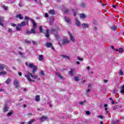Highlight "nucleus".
Here are the masks:
<instances>
[{"label":"nucleus","mask_w":124,"mask_h":124,"mask_svg":"<svg viewBox=\"0 0 124 124\" xmlns=\"http://www.w3.org/2000/svg\"><path fill=\"white\" fill-rule=\"evenodd\" d=\"M13 114V111L11 110L7 114V116H10Z\"/></svg>","instance_id":"33"},{"label":"nucleus","mask_w":124,"mask_h":124,"mask_svg":"<svg viewBox=\"0 0 124 124\" xmlns=\"http://www.w3.org/2000/svg\"><path fill=\"white\" fill-rule=\"evenodd\" d=\"M27 115H28V116H32V113H29L27 114Z\"/></svg>","instance_id":"60"},{"label":"nucleus","mask_w":124,"mask_h":124,"mask_svg":"<svg viewBox=\"0 0 124 124\" xmlns=\"http://www.w3.org/2000/svg\"><path fill=\"white\" fill-rule=\"evenodd\" d=\"M112 7H113V8H117V5H112Z\"/></svg>","instance_id":"56"},{"label":"nucleus","mask_w":124,"mask_h":124,"mask_svg":"<svg viewBox=\"0 0 124 124\" xmlns=\"http://www.w3.org/2000/svg\"><path fill=\"white\" fill-rule=\"evenodd\" d=\"M34 119H31V121H29V122L27 123L28 124H31L32 123H34Z\"/></svg>","instance_id":"30"},{"label":"nucleus","mask_w":124,"mask_h":124,"mask_svg":"<svg viewBox=\"0 0 124 124\" xmlns=\"http://www.w3.org/2000/svg\"><path fill=\"white\" fill-rule=\"evenodd\" d=\"M104 82L105 83H107V82H108V80H106V79H105V80H104Z\"/></svg>","instance_id":"62"},{"label":"nucleus","mask_w":124,"mask_h":124,"mask_svg":"<svg viewBox=\"0 0 124 124\" xmlns=\"http://www.w3.org/2000/svg\"><path fill=\"white\" fill-rule=\"evenodd\" d=\"M43 108H38V111H43Z\"/></svg>","instance_id":"47"},{"label":"nucleus","mask_w":124,"mask_h":124,"mask_svg":"<svg viewBox=\"0 0 124 124\" xmlns=\"http://www.w3.org/2000/svg\"><path fill=\"white\" fill-rule=\"evenodd\" d=\"M55 37H56V38H57L58 39H59V38H60V37L58 35H55Z\"/></svg>","instance_id":"57"},{"label":"nucleus","mask_w":124,"mask_h":124,"mask_svg":"<svg viewBox=\"0 0 124 124\" xmlns=\"http://www.w3.org/2000/svg\"><path fill=\"white\" fill-rule=\"evenodd\" d=\"M74 78L75 79V81H76V82H78L80 80L79 78L77 76L74 77Z\"/></svg>","instance_id":"31"},{"label":"nucleus","mask_w":124,"mask_h":124,"mask_svg":"<svg viewBox=\"0 0 124 124\" xmlns=\"http://www.w3.org/2000/svg\"><path fill=\"white\" fill-rule=\"evenodd\" d=\"M26 25H27V24H26L25 21H22L21 22V23L18 24L17 25L18 26H17L16 27V31H21V28H22V27H24V26H26Z\"/></svg>","instance_id":"3"},{"label":"nucleus","mask_w":124,"mask_h":124,"mask_svg":"<svg viewBox=\"0 0 124 124\" xmlns=\"http://www.w3.org/2000/svg\"><path fill=\"white\" fill-rule=\"evenodd\" d=\"M18 55H20L21 56V58H25V57L23 55V53L21 52H18Z\"/></svg>","instance_id":"41"},{"label":"nucleus","mask_w":124,"mask_h":124,"mask_svg":"<svg viewBox=\"0 0 124 124\" xmlns=\"http://www.w3.org/2000/svg\"><path fill=\"white\" fill-rule=\"evenodd\" d=\"M123 51H124V49H123V48H120L119 49V53H122V52H123Z\"/></svg>","instance_id":"48"},{"label":"nucleus","mask_w":124,"mask_h":124,"mask_svg":"<svg viewBox=\"0 0 124 124\" xmlns=\"http://www.w3.org/2000/svg\"><path fill=\"white\" fill-rule=\"evenodd\" d=\"M6 74V71H3L0 72V76H1V75H5Z\"/></svg>","instance_id":"28"},{"label":"nucleus","mask_w":124,"mask_h":124,"mask_svg":"<svg viewBox=\"0 0 124 124\" xmlns=\"http://www.w3.org/2000/svg\"><path fill=\"white\" fill-rule=\"evenodd\" d=\"M25 19L26 20H31V18L28 16H25Z\"/></svg>","instance_id":"49"},{"label":"nucleus","mask_w":124,"mask_h":124,"mask_svg":"<svg viewBox=\"0 0 124 124\" xmlns=\"http://www.w3.org/2000/svg\"><path fill=\"white\" fill-rule=\"evenodd\" d=\"M11 25L12 26V27H17V25H16V24H14V23H11Z\"/></svg>","instance_id":"44"},{"label":"nucleus","mask_w":124,"mask_h":124,"mask_svg":"<svg viewBox=\"0 0 124 124\" xmlns=\"http://www.w3.org/2000/svg\"><path fill=\"white\" fill-rule=\"evenodd\" d=\"M11 81V79L10 78H8L6 80V84H9V83H10V82Z\"/></svg>","instance_id":"36"},{"label":"nucleus","mask_w":124,"mask_h":124,"mask_svg":"<svg viewBox=\"0 0 124 124\" xmlns=\"http://www.w3.org/2000/svg\"><path fill=\"white\" fill-rule=\"evenodd\" d=\"M91 92V89H88L87 91V93H90Z\"/></svg>","instance_id":"63"},{"label":"nucleus","mask_w":124,"mask_h":124,"mask_svg":"<svg viewBox=\"0 0 124 124\" xmlns=\"http://www.w3.org/2000/svg\"><path fill=\"white\" fill-rule=\"evenodd\" d=\"M119 92V91H118V90H115L113 91V93L114 94H117V93H118V92Z\"/></svg>","instance_id":"42"},{"label":"nucleus","mask_w":124,"mask_h":124,"mask_svg":"<svg viewBox=\"0 0 124 124\" xmlns=\"http://www.w3.org/2000/svg\"><path fill=\"white\" fill-rule=\"evenodd\" d=\"M25 42L27 43L28 44H31V41L28 40V39L25 40Z\"/></svg>","instance_id":"43"},{"label":"nucleus","mask_w":124,"mask_h":124,"mask_svg":"<svg viewBox=\"0 0 124 124\" xmlns=\"http://www.w3.org/2000/svg\"><path fill=\"white\" fill-rule=\"evenodd\" d=\"M81 26L83 29H88V28H89V24L87 23H83L81 24Z\"/></svg>","instance_id":"11"},{"label":"nucleus","mask_w":124,"mask_h":124,"mask_svg":"<svg viewBox=\"0 0 124 124\" xmlns=\"http://www.w3.org/2000/svg\"><path fill=\"white\" fill-rule=\"evenodd\" d=\"M76 63H77V64H80V62L77 61V62H76Z\"/></svg>","instance_id":"61"},{"label":"nucleus","mask_w":124,"mask_h":124,"mask_svg":"<svg viewBox=\"0 0 124 124\" xmlns=\"http://www.w3.org/2000/svg\"><path fill=\"white\" fill-rule=\"evenodd\" d=\"M47 119V117L46 116H43L40 118L41 122H45Z\"/></svg>","instance_id":"17"},{"label":"nucleus","mask_w":124,"mask_h":124,"mask_svg":"<svg viewBox=\"0 0 124 124\" xmlns=\"http://www.w3.org/2000/svg\"><path fill=\"white\" fill-rule=\"evenodd\" d=\"M18 75H19V76H22V72H19L18 73Z\"/></svg>","instance_id":"59"},{"label":"nucleus","mask_w":124,"mask_h":124,"mask_svg":"<svg viewBox=\"0 0 124 124\" xmlns=\"http://www.w3.org/2000/svg\"><path fill=\"white\" fill-rule=\"evenodd\" d=\"M8 32H12V29L11 28H9L8 30Z\"/></svg>","instance_id":"52"},{"label":"nucleus","mask_w":124,"mask_h":124,"mask_svg":"<svg viewBox=\"0 0 124 124\" xmlns=\"http://www.w3.org/2000/svg\"><path fill=\"white\" fill-rule=\"evenodd\" d=\"M40 75H44V73H43L42 71H41L40 72Z\"/></svg>","instance_id":"55"},{"label":"nucleus","mask_w":124,"mask_h":124,"mask_svg":"<svg viewBox=\"0 0 124 124\" xmlns=\"http://www.w3.org/2000/svg\"><path fill=\"white\" fill-rule=\"evenodd\" d=\"M73 15L75 17L76 16V14H77V12H78V11L77 9H75L73 11Z\"/></svg>","instance_id":"21"},{"label":"nucleus","mask_w":124,"mask_h":124,"mask_svg":"<svg viewBox=\"0 0 124 124\" xmlns=\"http://www.w3.org/2000/svg\"><path fill=\"white\" fill-rule=\"evenodd\" d=\"M46 46L47 48H51L52 47V50H54V47H53V45L51 43H46Z\"/></svg>","instance_id":"8"},{"label":"nucleus","mask_w":124,"mask_h":124,"mask_svg":"<svg viewBox=\"0 0 124 124\" xmlns=\"http://www.w3.org/2000/svg\"><path fill=\"white\" fill-rule=\"evenodd\" d=\"M2 8L4 9V10H7V9H8V7L5 5H3Z\"/></svg>","instance_id":"40"},{"label":"nucleus","mask_w":124,"mask_h":124,"mask_svg":"<svg viewBox=\"0 0 124 124\" xmlns=\"http://www.w3.org/2000/svg\"><path fill=\"white\" fill-rule=\"evenodd\" d=\"M19 81L15 79L14 81V85L16 88H18L19 87Z\"/></svg>","instance_id":"9"},{"label":"nucleus","mask_w":124,"mask_h":124,"mask_svg":"<svg viewBox=\"0 0 124 124\" xmlns=\"http://www.w3.org/2000/svg\"><path fill=\"white\" fill-rule=\"evenodd\" d=\"M84 102H86V101H84V102H81L79 104L80 105H83V104H84Z\"/></svg>","instance_id":"54"},{"label":"nucleus","mask_w":124,"mask_h":124,"mask_svg":"<svg viewBox=\"0 0 124 124\" xmlns=\"http://www.w3.org/2000/svg\"><path fill=\"white\" fill-rule=\"evenodd\" d=\"M16 17L19 19L20 20H23V19H24V17H23V16H22V14H21L17 15L16 16Z\"/></svg>","instance_id":"12"},{"label":"nucleus","mask_w":124,"mask_h":124,"mask_svg":"<svg viewBox=\"0 0 124 124\" xmlns=\"http://www.w3.org/2000/svg\"><path fill=\"white\" fill-rule=\"evenodd\" d=\"M111 104H115V101L114 100L112 101Z\"/></svg>","instance_id":"64"},{"label":"nucleus","mask_w":124,"mask_h":124,"mask_svg":"<svg viewBox=\"0 0 124 124\" xmlns=\"http://www.w3.org/2000/svg\"><path fill=\"white\" fill-rule=\"evenodd\" d=\"M4 112H8V107L7 105H5L3 108Z\"/></svg>","instance_id":"23"},{"label":"nucleus","mask_w":124,"mask_h":124,"mask_svg":"<svg viewBox=\"0 0 124 124\" xmlns=\"http://www.w3.org/2000/svg\"><path fill=\"white\" fill-rule=\"evenodd\" d=\"M69 42H70V41L69 40H67V39H65L63 40L62 41V44H67L69 43Z\"/></svg>","instance_id":"13"},{"label":"nucleus","mask_w":124,"mask_h":124,"mask_svg":"<svg viewBox=\"0 0 124 124\" xmlns=\"http://www.w3.org/2000/svg\"><path fill=\"white\" fill-rule=\"evenodd\" d=\"M113 123L114 124H119V120H116V121H114Z\"/></svg>","instance_id":"45"},{"label":"nucleus","mask_w":124,"mask_h":124,"mask_svg":"<svg viewBox=\"0 0 124 124\" xmlns=\"http://www.w3.org/2000/svg\"><path fill=\"white\" fill-rule=\"evenodd\" d=\"M25 77L29 82H34V80L37 79V76H33L30 73H27V74L25 75Z\"/></svg>","instance_id":"1"},{"label":"nucleus","mask_w":124,"mask_h":124,"mask_svg":"<svg viewBox=\"0 0 124 124\" xmlns=\"http://www.w3.org/2000/svg\"><path fill=\"white\" fill-rule=\"evenodd\" d=\"M76 20V25L78 26V27H81V22H80L79 21V20H78V19H77V18H75Z\"/></svg>","instance_id":"10"},{"label":"nucleus","mask_w":124,"mask_h":124,"mask_svg":"<svg viewBox=\"0 0 124 124\" xmlns=\"http://www.w3.org/2000/svg\"><path fill=\"white\" fill-rule=\"evenodd\" d=\"M119 74L120 75H123L124 74V73L123 72V71H122V70H120L119 71Z\"/></svg>","instance_id":"46"},{"label":"nucleus","mask_w":124,"mask_h":124,"mask_svg":"<svg viewBox=\"0 0 124 124\" xmlns=\"http://www.w3.org/2000/svg\"><path fill=\"white\" fill-rule=\"evenodd\" d=\"M49 14H51V15H56V12H55V10L53 9L52 10H50L48 11Z\"/></svg>","instance_id":"14"},{"label":"nucleus","mask_w":124,"mask_h":124,"mask_svg":"<svg viewBox=\"0 0 124 124\" xmlns=\"http://www.w3.org/2000/svg\"><path fill=\"white\" fill-rule=\"evenodd\" d=\"M86 114H87L88 115H90V114H91V112H90L89 111H86Z\"/></svg>","instance_id":"51"},{"label":"nucleus","mask_w":124,"mask_h":124,"mask_svg":"<svg viewBox=\"0 0 124 124\" xmlns=\"http://www.w3.org/2000/svg\"><path fill=\"white\" fill-rule=\"evenodd\" d=\"M38 60H39V61H40V62H41V61H43V60H44V58L43 57V55H39Z\"/></svg>","instance_id":"20"},{"label":"nucleus","mask_w":124,"mask_h":124,"mask_svg":"<svg viewBox=\"0 0 124 124\" xmlns=\"http://www.w3.org/2000/svg\"><path fill=\"white\" fill-rule=\"evenodd\" d=\"M48 16H49L48 15V14L45 13V16L46 17V18H47V17H48Z\"/></svg>","instance_id":"53"},{"label":"nucleus","mask_w":124,"mask_h":124,"mask_svg":"<svg viewBox=\"0 0 124 124\" xmlns=\"http://www.w3.org/2000/svg\"><path fill=\"white\" fill-rule=\"evenodd\" d=\"M30 20L31 22V23H32L33 24V29H36V28L37 27V24H36V23L34 22V20L32 19V18H31Z\"/></svg>","instance_id":"7"},{"label":"nucleus","mask_w":124,"mask_h":124,"mask_svg":"<svg viewBox=\"0 0 124 124\" xmlns=\"http://www.w3.org/2000/svg\"><path fill=\"white\" fill-rule=\"evenodd\" d=\"M68 34L69 35L70 39L72 42H75V39L74 38V37L70 32H68Z\"/></svg>","instance_id":"6"},{"label":"nucleus","mask_w":124,"mask_h":124,"mask_svg":"<svg viewBox=\"0 0 124 124\" xmlns=\"http://www.w3.org/2000/svg\"><path fill=\"white\" fill-rule=\"evenodd\" d=\"M4 69L7 70V69H8V67H7L6 65L0 63V71H3Z\"/></svg>","instance_id":"5"},{"label":"nucleus","mask_w":124,"mask_h":124,"mask_svg":"<svg viewBox=\"0 0 124 124\" xmlns=\"http://www.w3.org/2000/svg\"><path fill=\"white\" fill-rule=\"evenodd\" d=\"M119 107L120 106H115L113 107V110H117V109H118Z\"/></svg>","instance_id":"38"},{"label":"nucleus","mask_w":124,"mask_h":124,"mask_svg":"<svg viewBox=\"0 0 124 124\" xmlns=\"http://www.w3.org/2000/svg\"><path fill=\"white\" fill-rule=\"evenodd\" d=\"M62 58H63V59H65V60H70V58L69 57V56L65 55H62Z\"/></svg>","instance_id":"15"},{"label":"nucleus","mask_w":124,"mask_h":124,"mask_svg":"<svg viewBox=\"0 0 124 124\" xmlns=\"http://www.w3.org/2000/svg\"><path fill=\"white\" fill-rule=\"evenodd\" d=\"M54 21H55V19H54L53 17H51L49 18V24H50V25H52V24H53V22H54Z\"/></svg>","instance_id":"19"},{"label":"nucleus","mask_w":124,"mask_h":124,"mask_svg":"<svg viewBox=\"0 0 124 124\" xmlns=\"http://www.w3.org/2000/svg\"><path fill=\"white\" fill-rule=\"evenodd\" d=\"M35 101H36L37 102H38L39 101H40V95H36L35 98Z\"/></svg>","instance_id":"16"},{"label":"nucleus","mask_w":124,"mask_h":124,"mask_svg":"<svg viewBox=\"0 0 124 124\" xmlns=\"http://www.w3.org/2000/svg\"><path fill=\"white\" fill-rule=\"evenodd\" d=\"M120 89V93H124V84L121 87Z\"/></svg>","instance_id":"22"},{"label":"nucleus","mask_w":124,"mask_h":124,"mask_svg":"<svg viewBox=\"0 0 124 124\" xmlns=\"http://www.w3.org/2000/svg\"><path fill=\"white\" fill-rule=\"evenodd\" d=\"M3 17L2 16H0V26H1V27H3V24H2V23H1V22H2V21H3Z\"/></svg>","instance_id":"18"},{"label":"nucleus","mask_w":124,"mask_h":124,"mask_svg":"<svg viewBox=\"0 0 124 124\" xmlns=\"http://www.w3.org/2000/svg\"><path fill=\"white\" fill-rule=\"evenodd\" d=\"M25 64L26 65H27V66L29 65V67H30V68H33L32 73H33V74H35V71L37 70V66L34 65L33 63H29L28 62H26Z\"/></svg>","instance_id":"2"},{"label":"nucleus","mask_w":124,"mask_h":124,"mask_svg":"<svg viewBox=\"0 0 124 124\" xmlns=\"http://www.w3.org/2000/svg\"><path fill=\"white\" fill-rule=\"evenodd\" d=\"M65 22H67V23H69L70 22V19L67 17H65Z\"/></svg>","instance_id":"29"},{"label":"nucleus","mask_w":124,"mask_h":124,"mask_svg":"<svg viewBox=\"0 0 124 124\" xmlns=\"http://www.w3.org/2000/svg\"><path fill=\"white\" fill-rule=\"evenodd\" d=\"M80 17L81 19H85V18H86V15H85V14H80Z\"/></svg>","instance_id":"27"},{"label":"nucleus","mask_w":124,"mask_h":124,"mask_svg":"<svg viewBox=\"0 0 124 124\" xmlns=\"http://www.w3.org/2000/svg\"><path fill=\"white\" fill-rule=\"evenodd\" d=\"M32 43H33V45H35V44H36V42H35L34 41H32Z\"/></svg>","instance_id":"58"},{"label":"nucleus","mask_w":124,"mask_h":124,"mask_svg":"<svg viewBox=\"0 0 124 124\" xmlns=\"http://www.w3.org/2000/svg\"><path fill=\"white\" fill-rule=\"evenodd\" d=\"M56 75H57V76H58V77H59V78H61V79H62V75H61V74L59 73H56Z\"/></svg>","instance_id":"35"},{"label":"nucleus","mask_w":124,"mask_h":124,"mask_svg":"<svg viewBox=\"0 0 124 124\" xmlns=\"http://www.w3.org/2000/svg\"><path fill=\"white\" fill-rule=\"evenodd\" d=\"M74 72V70L71 69V70L69 72V75H71V76H73Z\"/></svg>","instance_id":"25"},{"label":"nucleus","mask_w":124,"mask_h":124,"mask_svg":"<svg viewBox=\"0 0 124 124\" xmlns=\"http://www.w3.org/2000/svg\"><path fill=\"white\" fill-rule=\"evenodd\" d=\"M39 30H40V32H42L43 31V27L40 26L39 27Z\"/></svg>","instance_id":"39"},{"label":"nucleus","mask_w":124,"mask_h":124,"mask_svg":"<svg viewBox=\"0 0 124 124\" xmlns=\"http://www.w3.org/2000/svg\"><path fill=\"white\" fill-rule=\"evenodd\" d=\"M35 29L33 28L30 31L27 30H26V33L27 34H31V33H32L33 34H35V33H36V32Z\"/></svg>","instance_id":"4"},{"label":"nucleus","mask_w":124,"mask_h":124,"mask_svg":"<svg viewBox=\"0 0 124 124\" xmlns=\"http://www.w3.org/2000/svg\"><path fill=\"white\" fill-rule=\"evenodd\" d=\"M64 11L66 14H67L69 13V10L68 9H65Z\"/></svg>","instance_id":"37"},{"label":"nucleus","mask_w":124,"mask_h":124,"mask_svg":"<svg viewBox=\"0 0 124 124\" xmlns=\"http://www.w3.org/2000/svg\"><path fill=\"white\" fill-rule=\"evenodd\" d=\"M46 37H49L50 36V34H49V30L48 29L46 30V33L45 34Z\"/></svg>","instance_id":"24"},{"label":"nucleus","mask_w":124,"mask_h":124,"mask_svg":"<svg viewBox=\"0 0 124 124\" xmlns=\"http://www.w3.org/2000/svg\"><path fill=\"white\" fill-rule=\"evenodd\" d=\"M117 30V26L114 25L111 27V31H116Z\"/></svg>","instance_id":"26"},{"label":"nucleus","mask_w":124,"mask_h":124,"mask_svg":"<svg viewBox=\"0 0 124 124\" xmlns=\"http://www.w3.org/2000/svg\"><path fill=\"white\" fill-rule=\"evenodd\" d=\"M80 6L81 7H86V4H85L84 2H82L80 4Z\"/></svg>","instance_id":"32"},{"label":"nucleus","mask_w":124,"mask_h":124,"mask_svg":"<svg viewBox=\"0 0 124 124\" xmlns=\"http://www.w3.org/2000/svg\"><path fill=\"white\" fill-rule=\"evenodd\" d=\"M77 59L78 61H80V62L84 61V59H83V58H80V57L79 56L77 57Z\"/></svg>","instance_id":"34"},{"label":"nucleus","mask_w":124,"mask_h":124,"mask_svg":"<svg viewBox=\"0 0 124 124\" xmlns=\"http://www.w3.org/2000/svg\"><path fill=\"white\" fill-rule=\"evenodd\" d=\"M98 118H99L100 119H103V116L99 115V116H98Z\"/></svg>","instance_id":"50"}]
</instances>
